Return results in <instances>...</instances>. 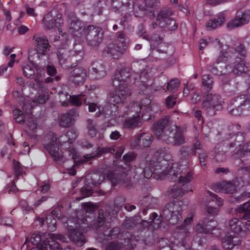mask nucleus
<instances>
[{
    "label": "nucleus",
    "mask_w": 250,
    "mask_h": 250,
    "mask_svg": "<svg viewBox=\"0 0 250 250\" xmlns=\"http://www.w3.org/2000/svg\"><path fill=\"white\" fill-rule=\"evenodd\" d=\"M172 124L169 117L166 116L154 124L152 129L157 138L165 141L173 146H179L186 143L183 135V128L180 126L174 125V128L170 126Z\"/></svg>",
    "instance_id": "1"
},
{
    "label": "nucleus",
    "mask_w": 250,
    "mask_h": 250,
    "mask_svg": "<svg viewBox=\"0 0 250 250\" xmlns=\"http://www.w3.org/2000/svg\"><path fill=\"white\" fill-rule=\"evenodd\" d=\"M116 89L111 92L107 97V102L109 104L115 107L116 111L126 102L132 94V89L131 87L121 86L116 87Z\"/></svg>",
    "instance_id": "2"
},
{
    "label": "nucleus",
    "mask_w": 250,
    "mask_h": 250,
    "mask_svg": "<svg viewBox=\"0 0 250 250\" xmlns=\"http://www.w3.org/2000/svg\"><path fill=\"white\" fill-rule=\"evenodd\" d=\"M223 100L220 95L207 92L203 96L202 108L209 115H214L216 110L222 109Z\"/></svg>",
    "instance_id": "3"
},
{
    "label": "nucleus",
    "mask_w": 250,
    "mask_h": 250,
    "mask_svg": "<svg viewBox=\"0 0 250 250\" xmlns=\"http://www.w3.org/2000/svg\"><path fill=\"white\" fill-rule=\"evenodd\" d=\"M233 107L229 113L233 116L250 114V97L242 94L235 97L232 101Z\"/></svg>",
    "instance_id": "4"
},
{
    "label": "nucleus",
    "mask_w": 250,
    "mask_h": 250,
    "mask_svg": "<svg viewBox=\"0 0 250 250\" xmlns=\"http://www.w3.org/2000/svg\"><path fill=\"white\" fill-rule=\"evenodd\" d=\"M161 216L172 225L182 220V209L178 204L170 202L164 207Z\"/></svg>",
    "instance_id": "5"
},
{
    "label": "nucleus",
    "mask_w": 250,
    "mask_h": 250,
    "mask_svg": "<svg viewBox=\"0 0 250 250\" xmlns=\"http://www.w3.org/2000/svg\"><path fill=\"white\" fill-rule=\"evenodd\" d=\"M46 138L48 142L44 145V147L53 158L54 160L59 165L64 162V159L62 155V152L59 150L58 139L53 133L48 135Z\"/></svg>",
    "instance_id": "6"
},
{
    "label": "nucleus",
    "mask_w": 250,
    "mask_h": 250,
    "mask_svg": "<svg viewBox=\"0 0 250 250\" xmlns=\"http://www.w3.org/2000/svg\"><path fill=\"white\" fill-rule=\"evenodd\" d=\"M83 34L86 36L87 44L92 47L99 46L103 40L104 34L102 29L93 25L84 27Z\"/></svg>",
    "instance_id": "7"
},
{
    "label": "nucleus",
    "mask_w": 250,
    "mask_h": 250,
    "mask_svg": "<svg viewBox=\"0 0 250 250\" xmlns=\"http://www.w3.org/2000/svg\"><path fill=\"white\" fill-rule=\"evenodd\" d=\"M228 58H229L230 61H232L233 59L232 57L230 56L228 52L223 53L217 59L214 64H210L208 66V70L217 75L227 74L231 70V67L226 64Z\"/></svg>",
    "instance_id": "8"
},
{
    "label": "nucleus",
    "mask_w": 250,
    "mask_h": 250,
    "mask_svg": "<svg viewBox=\"0 0 250 250\" xmlns=\"http://www.w3.org/2000/svg\"><path fill=\"white\" fill-rule=\"evenodd\" d=\"M131 76V69L127 67L118 68L111 79V84L114 87L121 86L131 87L128 84V81Z\"/></svg>",
    "instance_id": "9"
},
{
    "label": "nucleus",
    "mask_w": 250,
    "mask_h": 250,
    "mask_svg": "<svg viewBox=\"0 0 250 250\" xmlns=\"http://www.w3.org/2000/svg\"><path fill=\"white\" fill-rule=\"evenodd\" d=\"M157 155V154H155L150 162V166L153 169L154 177L157 180H163L167 175L169 178L168 173L170 170V167L167 168V163L162 159V157H159L158 159L155 160Z\"/></svg>",
    "instance_id": "10"
},
{
    "label": "nucleus",
    "mask_w": 250,
    "mask_h": 250,
    "mask_svg": "<svg viewBox=\"0 0 250 250\" xmlns=\"http://www.w3.org/2000/svg\"><path fill=\"white\" fill-rule=\"evenodd\" d=\"M171 15L172 12L169 10H161L156 19L159 21V25L162 28H167L170 30H176L178 28V24L174 20L170 17Z\"/></svg>",
    "instance_id": "11"
},
{
    "label": "nucleus",
    "mask_w": 250,
    "mask_h": 250,
    "mask_svg": "<svg viewBox=\"0 0 250 250\" xmlns=\"http://www.w3.org/2000/svg\"><path fill=\"white\" fill-rule=\"evenodd\" d=\"M169 171V179L173 181H178L182 185H185L191 181L193 178V174L191 171L187 173L183 172L180 168H177L171 166Z\"/></svg>",
    "instance_id": "12"
},
{
    "label": "nucleus",
    "mask_w": 250,
    "mask_h": 250,
    "mask_svg": "<svg viewBox=\"0 0 250 250\" xmlns=\"http://www.w3.org/2000/svg\"><path fill=\"white\" fill-rule=\"evenodd\" d=\"M63 24V20L60 14L54 16L52 13H48L42 19L43 27L46 30L59 28Z\"/></svg>",
    "instance_id": "13"
},
{
    "label": "nucleus",
    "mask_w": 250,
    "mask_h": 250,
    "mask_svg": "<svg viewBox=\"0 0 250 250\" xmlns=\"http://www.w3.org/2000/svg\"><path fill=\"white\" fill-rule=\"evenodd\" d=\"M33 39L35 42V46L36 47V51L43 55H45L48 51H49L50 47L48 40L45 37H41L38 35H34L33 37ZM33 52H35V50L31 49L29 51V59L32 57Z\"/></svg>",
    "instance_id": "14"
},
{
    "label": "nucleus",
    "mask_w": 250,
    "mask_h": 250,
    "mask_svg": "<svg viewBox=\"0 0 250 250\" xmlns=\"http://www.w3.org/2000/svg\"><path fill=\"white\" fill-rule=\"evenodd\" d=\"M77 109L73 108L65 113L62 114L59 119V125L63 127H69L73 125L79 117Z\"/></svg>",
    "instance_id": "15"
},
{
    "label": "nucleus",
    "mask_w": 250,
    "mask_h": 250,
    "mask_svg": "<svg viewBox=\"0 0 250 250\" xmlns=\"http://www.w3.org/2000/svg\"><path fill=\"white\" fill-rule=\"evenodd\" d=\"M108 148L107 147H98L97 149V152L96 153H91L89 154H86L83 156L84 159L82 160H78V155L76 150L73 148H70L68 150V152L69 153V156L73 159L75 162H78L80 163H83L86 162V159H91L95 157H98L101 156L103 154L108 152Z\"/></svg>",
    "instance_id": "16"
},
{
    "label": "nucleus",
    "mask_w": 250,
    "mask_h": 250,
    "mask_svg": "<svg viewBox=\"0 0 250 250\" xmlns=\"http://www.w3.org/2000/svg\"><path fill=\"white\" fill-rule=\"evenodd\" d=\"M250 19V14L248 13L237 12L234 18L227 23V27L229 30L233 29L248 23Z\"/></svg>",
    "instance_id": "17"
},
{
    "label": "nucleus",
    "mask_w": 250,
    "mask_h": 250,
    "mask_svg": "<svg viewBox=\"0 0 250 250\" xmlns=\"http://www.w3.org/2000/svg\"><path fill=\"white\" fill-rule=\"evenodd\" d=\"M87 77L86 71L82 67L73 69L69 74L68 80L76 85L82 84Z\"/></svg>",
    "instance_id": "18"
},
{
    "label": "nucleus",
    "mask_w": 250,
    "mask_h": 250,
    "mask_svg": "<svg viewBox=\"0 0 250 250\" xmlns=\"http://www.w3.org/2000/svg\"><path fill=\"white\" fill-rule=\"evenodd\" d=\"M153 136L148 133L143 132L133 138L131 145L134 146L139 145L144 147H149L152 144Z\"/></svg>",
    "instance_id": "19"
},
{
    "label": "nucleus",
    "mask_w": 250,
    "mask_h": 250,
    "mask_svg": "<svg viewBox=\"0 0 250 250\" xmlns=\"http://www.w3.org/2000/svg\"><path fill=\"white\" fill-rule=\"evenodd\" d=\"M90 75L96 79H101L107 75V70L105 64L102 62L93 63Z\"/></svg>",
    "instance_id": "20"
},
{
    "label": "nucleus",
    "mask_w": 250,
    "mask_h": 250,
    "mask_svg": "<svg viewBox=\"0 0 250 250\" xmlns=\"http://www.w3.org/2000/svg\"><path fill=\"white\" fill-rule=\"evenodd\" d=\"M216 223L214 221L205 219L197 224L195 230L199 233H211L212 230L216 229Z\"/></svg>",
    "instance_id": "21"
},
{
    "label": "nucleus",
    "mask_w": 250,
    "mask_h": 250,
    "mask_svg": "<svg viewBox=\"0 0 250 250\" xmlns=\"http://www.w3.org/2000/svg\"><path fill=\"white\" fill-rule=\"evenodd\" d=\"M104 52L109 54L114 59H118L125 51L123 48L121 49L116 44L110 43L104 48Z\"/></svg>",
    "instance_id": "22"
},
{
    "label": "nucleus",
    "mask_w": 250,
    "mask_h": 250,
    "mask_svg": "<svg viewBox=\"0 0 250 250\" xmlns=\"http://www.w3.org/2000/svg\"><path fill=\"white\" fill-rule=\"evenodd\" d=\"M241 242L240 238L236 235L230 234L222 242L223 248L226 250H230L235 246L239 245Z\"/></svg>",
    "instance_id": "23"
},
{
    "label": "nucleus",
    "mask_w": 250,
    "mask_h": 250,
    "mask_svg": "<svg viewBox=\"0 0 250 250\" xmlns=\"http://www.w3.org/2000/svg\"><path fill=\"white\" fill-rule=\"evenodd\" d=\"M188 191L192 192V189L190 186L187 187L186 189H184L179 185L175 184L168 190V193L172 198L177 199L183 196Z\"/></svg>",
    "instance_id": "24"
},
{
    "label": "nucleus",
    "mask_w": 250,
    "mask_h": 250,
    "mask_svg": "<svg viewBox=\"0 0 250 250\" xmlns=\"http://www.w3.org/2000/svg\"><path fill=\"white\" fill-rule=\"evenodd\" d=\"M225 16L224 13H220L217 18L209 20L206 23V28L208 30H211L221 26L225 21Z\"/></svg>",
    "instance_id": "25"
},
{
    "label": "nucleus",
    "mask_w": 250,
    "mask_h": 250,
    "mask_svg": "<svg viewBox=\"0 0 250 250\" xmlns=\"http://www.w3.org/2000/svg\"><path fill=\"white\" fill-rule=\"evenodd\" d=\"M142 125V121L139 115L129 117L125 119L124 122V127L128 129H133L139 127Z\"/></svg>",
    "instance_id": "26"
},
{
    "label": "nucleus",
    "mask_w": 250,
    "mask_h": 250,
    "mask_svg": "<svg viewBox=\"0 0 250 250\" xmlns=\"http://www.w3.org/2000/svg\"><path fill=\"white\" fill-rule=\"evenodd\" d=\"M70 238L78 246H82L85 243L84 237L83 233L73 230L70 233Z\"/></svg>",
    "instance_id": "27"
},
{
    "label": "nucleus",
    "mask_w": 250,
    "mask_h": 250,
    "mask_svg": "<svg viewBox=\"0 0 250 250\" xmlns=\"http://www.w3.org/2000/svg\"><path fill=\"white\" fill-rule=\"evenodd\" d=\"M86 122L88 134L91 138L95 137L98 133V128L96 123L93 120L90 119H87Z\"/></svg>",
    "instance_id": "28"
},
{
    "label": "nucleus",
    "mask_w": 250,
    "mask_h": 250,
    "mask_svg": "<svg viewBox=\"0 0 250 250\" xmlns=\"http://www.w3.org/2000/svg\"><path fill=\"white\" fill-rule=\"evenodd\" d=\"M39 247L40 250H61L59 244L53 240L48 241L47 243H43Z\"/></svg>",
    "instance_id": "29"
},
{
    "label": "nucleus",
    "mask_w": 250,
    "mask_h": 250,
    "mask_svg": "<svg viewBox=\"0 0 250 250\" xmlns=\"http://www.w3.org/2000/svg\"><path fill=\"white\" fill-rule=\"evenodd\" d=\"M192 222V217L191 216L186 218L184 220L183 223L177 227V229L180 230L179 232L184 234L186 236H188L189 233V225Z\"/></svg>",
    "instance_id": "30"
},
{
    "label": "nucleus",
    "mask_w": 250,
    "mask_h": 250,
    "mask_svg": "<svg viewBox=\"0 0 250 250\" xmlns=\"http://www.w3.org/2000/svg\"><path fill=\"white\" fill-rule=\"evenodd\" d=\"M116 42V44L119 46V47L121 49L123 48L124 51H125L129 44V40L125 35L121 33L119 34Z\"/></svg>",
    "instance_id": "31"
},
{
    "label": "nucleus",
    "mask_w": 250,
    "mask_h": 250,
    "mask_svg": "<svg viewBox=\"0 0 250 250\" xmlns=\"http://www.w3.org/2000/svg\"><path fill=\"white\" fill-rule=\"evenodd\" d=\"M239 222L237 218H232L228 223V226L231 231L234 232V235L238 236L239 232L241 231V228Z\"/></svg>",
    "instance_id": "32"
},
{
    "label": "nucleus",
    "mask_w": 250,
    "mask_h": 250,
    "mask_svg": "<svg viewBox=\"0 0 250 250\" xmlns=\"http://www.w3.org/2000/svg\"><path fill=\"white\" fill-rule=\"evenodd\" d=\"M238 210L239 212H245V215L243 216V218L245 220H249L250 217V202H247L243 205H240L238 208Z\"/></svg>",
    "instance_id": "33"
},
{
    "label": "nucleus",
    "mask_w": 250,
    "mask_h": 250,
    "mask_svg": "<svg viewBox=\"0 0 250 250\" xmlns=\"http://www.w3.org/2000/svg\"><path fill=\"white\" fill-rule=\"evenodd\" d=\"M180 84V82L178 79L176 78L172 79L167 83V90H166L165 91H169L170 92L174 93L178 89Z\"/></svg>",
    "instance_id": "34"
},
{
    "label": "nucleus",
    "mask_w": 250,
    "mask_h": 250,
    "mask_svg": "<svg viewBox=\"0 0 250 250\" xmlns=\"http://www.w3.org/2000/svg\"><path fill=\"white\" fill-rule=\"evenodd\" d=\"M44 221L46 222L48 225V229L50 230L54 231L55 230L56 228V220L53 216L50 215H47L46 217L45 220H44L43 219H42V223L43 224Z\"/></svg>",
    "instance_id": "35"
},
{
    "label": "nucleus",
    "mask_w": 250,
    "mask_h": 250,
    "mask_svg": "<svg viewBox=\"0 0 250 250\" xmlns=\"http://www.w3.org/2000/svg\"><path fill=\"white\" fill-rule=\"evenodd\" d=\"M221 188L223 192L226 193H232L236 190V186L231 182L223 183L221 184Z\"/></svg>",
    "instance_id": "36"
},
{
    "label": "nucleus",
    "mask_w": 250,
    "mask_h": 250,
    "mask_svg": "<svg viewBox=\"0 0 250 250\" xmlns=\"http://www.w3.org/2000/svg\"><path fill=\"white\" fill-rule=\"evenodd\" d=\"M179 152L184 157L196 155L194 149H192L191 148L187 146H182L179 149Z\"/></svg>",
    "instance_id": "37"
},
{
    "label": "nucleus",
    "mask_w": 250,
    "mask_h": 250,
    "mask_svg": "<svg viewBox=\"0 0 250 250\" xmlns=\"http://www.w3.org/2000/svg\"><path fill=\"white\" fill-rule=\"evenodd\" d=\"M202 83L204 87L211 89L213 83V78L209 75H204L202 79Z\"/></svg>",
    "instance_id": "38"
},
{
    "label": "nucleus",
    "mask_w": 250,
    "mask_h": 250,
    "mask_svg": "<svg viewBox=\"0 0 250 250\" xmlns=\"http://www.w3.org/2000/svg\"><path fill=\"white\" fill-rule=\"evenodd\" d=\"M247 67L246 66L244 62L241 61L234 65L232 72L235 75H239L240 74L247 71Z\"/></svg>",
    "instance_id": "39"
},
{
    "label": "nucleus",
    "mask_w": 250,
    "mask_h": 250,
    "mask_svg": "<svg viewBox=\"0 0 250 250\" xmlns=\"http://www.w3.org/2000/svg\"><path fill=\"white\" fill-rule=\"evenodd\" d=\"M70 23V29L74 31H78L83 27V23L77 18L72 20Z\"/></svg>",
    "instance_id": "40"
},
{
    "label": "nucleus",
    "mask_w": 250,
    "mask_h": 250,
    "mask_svg": "<svg viewBox=\"0 0 250 250\" xmlns=\"http://www.w3.org/2000/svg\"><path fill=\"white\" fill-rule=\"evenodd\" d=\"M157 202V199L156 198H153L152 197L148 195L145 197L144 201H141V204L144 206H149L151 208L155 204H156Z\"/></svg>",
    "instance_id": "41"
},
{
    "label": "nucleus",
    "mask_w": 250,
    "mask_h": 250,
    "mask_svg": "<svg viewBox=\"0 0 250 250\" xmlns=\"http://www.w3.org/2000/svg\"><path fill=\"white\" fill-rule=\"evenodd\" d=\"M72 131H69L67 132L66 134L61 136L59 139V141H58V144H63L66 143H68V144H71L73 140L75 139V138L73 139H70L69 137L71 134H72Z\"/></svg>",
    "instance_id": "42"
},
{
    "label": "nucleus",
    "mask_w": 250,
    "mask_h": 250,
    "mask_svg": "<svg viewBox=\"0 0 250 250\" xmlns=\"http://www.w3.org/2000/svg\"><path fill=\"white\" fill-rule=\"evenodd\" d=\"M68 101L72 105L80 106L82 104L81 96L80 95L69 96Z\"/></svg>",
    "instance_id": "43"
},
{
    "label": "nucleus",
    "mask_w": 250,
    "mask_h": 250,
    "mask_svg": "<svg viewBox=\"0 0 250 250\" xmlns=\"http://www.w3.org/2000/svg\"><path fill=\"white\" fill-rule=\"evenodd\" d=\"M22 70L24 76L28 78H31L34 76V69L28 64L24 65L22 68Z\"/></svg>",
    "instance_id": "44"
},
{
    "label": "nucleus",
    "mask_w": 250,
    "mask_h": 250,
    "mask_svg": "<svg viewBox=\"0 0 250 250\" xmlns=\"http://www.w3.org/2000/svg\"><path fill=\"white\" fill-rule=\"evenodd\" d=\"M41 238L40 235L34 234L32 235L30 238V241L33 244L37 246L36 248H33L32 250H40L39 247H41V244H43V243L39 244V243L41 242Z\"/></svg>",
    "instance_id": "45"
},
{
    "label": "nucleus",
    "mask_w": 250,
    "mask_h": 250,
    "mask_svg": "<svg viewBox=\"0 0 250 250\" xmlns=\"http://www.w3.org/2000/svg\"><path fill=\"white\" fill-rule=\"evenodd\" d=\"M105 179V176L103 174L97 173L92 176V181L93 185L97 186L100 184Z\"/></svg>",
    "instance_id": "46"
},
{
    "label": "nucleus",
    "mask_w": 250,
    "mask_h": 250,
    "mask_svg": "<svg viewBox=\"0 0 250 250\" xmlns=\"http://www.w3.org/2000/svg\"><path fill=\"white\" fill-rule=\"evenodd\" d=\"M13 164L16 178L17 179L18 177L22 174L23 169L21 167L20 163L15 160L13 161Z\"/></svg>",
    "instance_id": "47"
},
{
    "label": "nucleus",
    "mask_w": 250,
    "mask_h": 250,
    "mask_svg": "<svg viewBox=\"0 0 250 250\" xmlns=\"http://www.w3.org/2000/svg\"><path fill=\"white\" fill-rule=\"evenodd\" d=\"M128 110L126 112H134L138 113L141 111L142 107L139 106V104L137 103H130L129 105L127 106Z\"/></svg>",
    "instance_id": "48"
},
{
    "label": "nucleus",
    "mask_w": 250,
    "mask_h": 250,
    "mask_svg": "<svg viewBox=\"0 0 250 250\" xmlns=\"http://www.w3.org/2000/svg\"><path fill=\"white\" fill-rule=\"evenodd\" d=\"M106 177L107 179L112 183L113 186H115L120 181L119 178L112 171H109L107 174Z\"/></svg>",
    "instance_id": "49"
},
{
    "label": "nucleus",
    "mask_w": 250,
    "mask_h": 250,
    "mask_svg": "<svg viewBox=\"0 0 250 250\" xmlns=\"http://www.w3.org/2000/svg\"><path fill=\"white\" fill-rule=\"evenodd\" d=\"M121 247V245L119 243L111 242L106 245L105 250H119Z\"/></svg>",
    "instance_id": "50"
},
{
    "label": "nucleus",
    "mask_w": 250,
    "mask_h": 250,
    "mask_svg": "<svg viewBox=\"0 0 250 250\" xmlns=\"http://www.w3.org/2000/svg\"><path fill=\"white\" fill-rule=\"evenodd\" d=\"M34 80L37 83L39 89L42 91H45L47 90L45 81L42 80H38V78H34Z\"/></svg>",
    "instance_id": "51"
},
{
    "label": "nucleus",
    "mask_w": 250,
    "mask_h": 250,
    "mask_svg": "<svg viewBox=\"0 0 250 250\" xmlns=\"http://www.w3.org/2000/svg\"><path fill=\"white\" fill-rule=\"evenodd\" d=\"M207 157L208 156L206 152L204 150H201V152L199 153V160L202 166H206L205 162L207 160Z\"/></svg>",
    "instance_id": "52"
},
{
    "label": "nucleus",
    "mask_w": 250,
    "mask_h": 250,
    "mask_svg": "<svg viewBox=\"0 0 250 250\" xmlns=\"http://www.w3.org/2000/svg\"><path fill=\"white\" fill-rule=\"evenodd\" d=\"M176 97L173 96H169L166 100V104L167 107L172 108L176 104Z\"/></svg>",
    "instance_id": "53"
},
{
    "label": "nucleus",
    "mask_w": 250,
    "mask_h": 250,
    "mask_svg": "<svg viewBox=\"0 0 250 250\" xmlns=\"http://www.w3.org/2000/svg\"><path fill=\"white\" fill-rule=\"evenodd\" d=\"M245 139L244 133L242 132H238L236 134L234 140V142L236 143L237 146H240L241 143L244 141Z\"/></svg>",
    "instance_id": "54"
},
{
    "label": "nucleus",
    "mask_w": 250,
    "mask_h": 250,
    "mask_svg": "<svg viewBox=\"0 0 250 250\" xmlns=\"http://www.w3.org/2000/svg\"><path fill=\"white\" fill-rule=\"evenodd\" d=\"M214 159L218 162H223L226 159L225 153L223 151L217 152L215 151Z\"/></svg>",
    "instance_id": "55"
},
{
    "label": "nucleus",
    "mask_w": 250,
    "mask_h": 250,
    "mask_svg": "<svg viewBox=\"0 0 250 250\" xmlns=\"http://www.w3.org/2000/svg\"><path fill=\"white\" fill-rule=\"evenodd\" d=\"M236 51L242 57H245L247 55L246 49L244 45L239 44L236 48Z\"/></svg>",
    "instance_id": "56"
},
{
    "label": "nucleus",
    "mask_w": 250,
    "mask_h": 250,
    "mask_svg": "<svg viewBox=\"0 0 250 250\" xmlns=\"http://www.w3.org/2000/svg\"><path fill=\"white\" fill-rule=\"evenodd\" d=\"M209 195L212 198L211 200L215 201L218 206H221L223 205V200L220 197H219L217 195L212 192H209Z\"/></svg>",
    "instance_id": "57"
},
{
    "label": "nucleus",
    "mask_w": 250,
    "mask_h": 250,
    "mask_svg": "<svg viewBox=\"0 0 250 250\" xmlns=\"http://www.w3.org/2000/svg\"><path fill=\"white\" fill-rule=\"evenodd\" d=\"M208 4L212 5H216L225 2L231 1L233 0H205Z\"/></svg>",
    "instance_id": "58"
},
{
    "label": "nucleus",
    "mask_w": 250,
    "mask_h": 250,
    "mask_svg": "<svg viewBox=\"0 0 250 250\" xmlns=\"http://www.w3.org/2000/svg\"><path fill=\"white\" fill-rule=\"evenodd\" d=\"M27 122L29 128L33 131H35L37 127V125L35 123L34 120L32 117H30L28 120H27Z\"/></svg>",
    "instance_id": "59"
},
{
    "label": "nucleus",
    "mask_w": 250,
    "mask_h": 250,
    "mask_svg": "<svg viewBox=\"0 0 250 250\" xmlns=\"http://www.w3.org/2000/svg\"><path fill=\"white\" fill-rule=\"evenodd\" d=\"M207 211L208 213L212 216L216 215L219 212V208L212 207H207Z\"/></svg>",
    "instance_id": "60"
},
{
    "label": "nucleus",
    "mask_w": 250,
    "mask_h": 250,
    "mask_svg": "<svg viewBox=\"0 0 250 250\" xmlns=\"http://www.w3.org/2000/svg\"><path fill=\"white\" fill-rule=\"evenodd\" d=\"M142 173L144 174V177L147 179L150 178L153 175V172L149 167H145Z\"/></svg>",
    "instance_id": "61"
},
{
    "label": "nucleus",
    "mask_w": 250,
    "mask_h": 250,
    "mask_svg": "<svg viewBox=\"0 0 250 250\" xmlns=\"http://www.w3.org/2000/svg\"><path fill=\"white\" fill-rule=\"evenodd\" d=\"M83 207L86 212H92L95 209V208L92 203L88 202L83 204Z\"/></svg>",
    "instance_id": "62"
},
{
    "label": "nucleus",
    "mask_w": 250,
    "mask_h": 250,
    "mask_svg": "<svg viewBox=\"0 0 250 250\" xmlns=\"http://www.w3.org/2000/svg\"><path fill=\"white\" fill-rule=\"evenodd\" d=\"M46 70L47 74L50 76H54L57 73L56 69L52 65H47Z\"/></svg>",
    "instance_id": "63"
},
{
    "label": "nucleus",
    "mask_w": 250,
    "mask_h": 250,
    "mask_svg": "<svg viewBox=\"0 0 250 250\" xmlns=\"http://www.w3.org/2000/svg\"><path fill=\"white\" fill-rule=\"evenodd\" d=\"M20 206L23 208L24 210L29 211L32 210L31 208L28 206V204L25 200H22L20 201Z\"/></svg>",
    "instance_id": "64"
}]
</instances>
